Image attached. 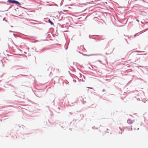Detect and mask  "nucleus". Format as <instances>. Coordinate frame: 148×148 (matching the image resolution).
Instances as JSON below:
<instances>
[{
    "label": "nucleus",
    "mask_w": 148,
    "mask_h": 148,
    "mask_svg": "<svg viewBox=\"0 0 148 148\" xmlns=\"http://www.w3.org/2000/svg\"><path fill=\"white\" fill-rule=\"evenodd\" d=\"M8 2L10 3H16L18 4H20V3L18 1L15 0H9L8 1Z\"/></svg>",
    "instance_id": "f257e3e1"
},
{
    "label": "nucleus",
    "mask_w": 148,
    "mask_h": 148,
    "mask_svg": "<svg viewBox=\"0 0 148 148\" xmlns=\"http://www.w3.org/2000/svg\"><path fill=\"white\" fill-rule=\"evenodd\" d=\"M49 23H50L51 25H52L53 24V23H52L51 21L50 20V19L49 20Z\"/></svg>",
    "instance_id": "f03ea898"
},
{
    "label": "nucleus",
    "mask_w": 148,
    "mask_h": 148,
    "mask_svg": "<svg viewBox=\"0 0 148 148\" xmlns=\"http://www.w3.org/2000/svg\"><path fill=\"white\" fill-rule=\"evenodd\" d=\"M90 89H92L91 88H90Z\"/></svg>",
    "instance_id": "7ed1b4c3"
}]
</instances>
